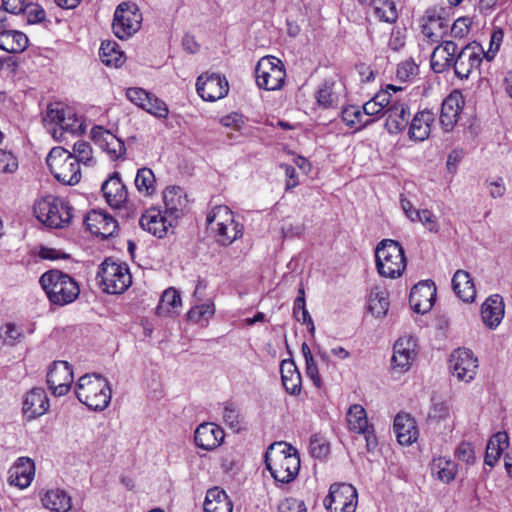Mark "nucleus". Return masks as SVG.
<instances>
[{"label": "nucleus", "mask_w": 512, "mask_h": 512, "mask_svg": "<svg viewBox=\"0 0 512 512\" xmlns=\"http://www.w3.org/2000/svg\"><path fill=\"white\" fill-rule=\"evenodd\" d=\"M99 145L113 160L121 158L126 152L124 142L109 131L103 132Z\"/></svg>", "instance_id": "nucleus-41"}, {"label": "nucleus", "mask_w": 512, "mask_h": 512, "mask_svg": "<svg viewBox=\"0 0 512 512\" xmlns=\"http://www.w3.org/2000/svg\"><path fill=\"white\" fill-rule=\"evenodd\" d=\"M41 501L52 512H67L71 508V497L62 489L47 491Z\"/></svg>", "instance_id": "nucleus-37"}, {"label": "nucleus", "mask_w": 512, "mask_h": 512, "mask_svg": "<svg viewBox=\"0 0 512 512\" xmlns=\"http://www.w3.org/2000/svg\"><path fill=\"white\" fill-rule=\"evenodd\" d=\"M46 163L57 181L71 186L79 183L81 179L80 166L67 149L52 148L46 158Z\"/></svg>", "instance_id": "nucleus-8"}, {"label": "nucleus", "mask_w": 512, "mask_h": 512, "mask_svg": "<svg viewBox=\"0 0 512 512\" xmlns=\"http://www.w3.org/2000/svg\"><path fill=\"white\" fill-rule=\"evenodd\" d=\"M71 156L77 160L79 166L80 163L86 166H92L95 163L94 158L92 157V148L90 144L85 141H77L74 143Z\"/></svg>", "instance_id": "nucleus-50"}, {"label": "nucleus", "mask_w": 512, "mask_h": 512, "mask_svg": "<svg viewBox=\"0 0 512 512\" xmlns=\"http://www.w3.org/2000/svg\"><path fill=\"white\" fill-rule=\"evenodd\" d=\"M196 90L204 101L214 102L228 94L229 85L224 76L213 73L206 77L204 75L199 76L196 82Z\"/></svg>", "instance_id": "nucleus-16"}, {"label": "nucleus", "mask_w": 512, "mask_h": 512, "mask_svg": "<svg viewBox=\"0 0 512 512\" xmlns=\"http://www.w3.org/2000/svg\"><path fill=\"white\" fill-rule=\"evenodd\" d=\"M315 98L319 106L323 108L331 107L334 101L332 86L328 83L321 85L315 94Z\"/></svg>", "instance_id": "nucleus-58"}, {"label": "nucleus", "mask_w": 512, "mask_h": 512, "mask_svg": "<svg viewBox=\"0 0 512 512\" xmlns=\"http://www.w3.org/2000/svg\"><path fill=\"white\" fill-rule=\"evenodd\" d=\"M375 258L377 270L383 277L397 278L406 267L403 248L391 239H384L377 245Z\"/></svg>", "instance_id": "nucleus-7"}, {"label": "nucleus", "mask_w": 512, "mask_h": 512, "mask_svg": "<svg viewBox=\"0 0 512 512\" xmlns=\"http://www.w3.org/2000/svg\"><path fill=\"white\" fill-rule=\"evenodd\" d=\"M224 437V431L219 425L205 422L196 428L194 442L198 448L212 451L221 445Z\"/></svg>", "instance_id": "nucleus-20"}, {"label": "nucleus", "mask_w": 512, "mask_h": 512, "mask_svg": "<svg viewBox=\"0 0 512 512\" xmlns=\"http://www.w3.org/2000/svg\"><path fill=\"white\" fill-rule=\"evenodd\" d=\"M457 53V43L443 40L434 49L430 57L431 69L435 73H443L452 67L453 57Z\"/></svg>", "instance_id": "nucleus-23"}, {"label": "nucleus", "mask_w": 512, "mask_h": 512, "mask_svg": "<svg viewBox=\"0 0 512 512\" xmlns=\"http://www.w3.org/2000/svg\"><path fill=\"white\" fill-rule=\"evenodd\" d=\"M450 415V408L445 402H438L431 407L428 417L431 420L441 421L445 420Z\"/></svg>", "instance_id": "nucleus-63"}, {"label": "nucleus", "mask_w": 512, "mask_h": 512, "mask_svg": "<svg viewBox=\"0 0 512 512\" xmlns=\"http://www.w3.org/2000/svg\"><path fill=\"white\" fill-rule=\"evenodd\" d=\"M17 168V158L11 152L0 149V172L13 173Z\"/></svg>", "instance_id": "nucleus-59"}, {"label": "nucleus", "mask_w": 512, "mask_h": 512, "mask_svg": "<svg viewBox=\"0 0 512 512\" xmlns=\"http://www.w3.org/2000/svg\"><path fill=\"white\" fill-rule=\"evenodd\" d=\"M418 74V66L413 60L401 62L397 67V78L401 81H410Z\"/></svg>", "instance_id": "nucleus-57"}, {"label": "nucleus", "mask_w": 512, "mask_h": 512, "mask_svg": "<svg viewBox=\"0 0 512 512\" xmlns=\"http://www.w3.org/2000/svg\"><path fill=\"white\" fill-rule=\"evenodd\" d=\"M232 502L226 492L218 487L207 491L204 501L205 512H232Z\"/></svg>", "instance_id": "nucleus-36"}, {"label": "nucleus", "mask_w": 512, "mask_h": 512, "mask_svg": "<svg viewBox=\"0 0 512 512\" xmlns=\"http://www.w3.org/2000/svg\"><path fill=\"white\" fill-rule=\"evenodd\" d=\"M385 128L389 134L402 132L409 123L410 111L407 103L403 100L395 101L385 110Z\"/></svg>", "instance_id": "nucleus-22"}, {"label": "nucleus", "mask_w": 512, "mask_h": 512, "mask_svg": "<svg viewBox=\"0 0 512 512\" xmlns=\"http://www.w3.org/2000/svg\"><path fill=\"white\" fill-rule=\"evenodd\" d=\"M471 24L472 21L469 17H459L449 27L448 35L454 39L461 40L469 33Z\"/></svg>", "instance_id": "nucleus-53"}, {"label": "nucleus", "mask_w": 512, "mask_h": 512, "mask_svg": "<svg viewBox=\"0 0 512 512\" xmlns=\"http://www.w3.org/2000/svg\"><path fill=\"white\" fill-rule=\"evenodd\" d=\"M257 86L267 91L280 90L286 78L283 62L274 56L262 57L255 68Z\"/></svg>", "instance_id": "nucleus-11"}, {"label": "nucleus", "mask_w": 512, "mask_h": 512, "mask_svg": "<svg viewBox=\"0 0 512 512\" xmlns=\"http://www.w3.org/2000/svg\"><path fill=\"white\" fill-rule=\"evenodd\" d=\"M389 308L388 294L386 291H372L368 300L369 311L377 318L386 315Z\"/></svg>", "instance_id": "nucleus-46"}, {"label": "nucleus", "mask_w": 512, "mask_h": 512, "mask_svg": "<svg viewBox=\"0 0 512 512\" xmlns=\"http://www.w3.org/2000/svg\"><path fill=\"white\" fill-rule=\"evenodd\" d=\"M463 99L460 92H452L443 101L440 123L445 132L451 131L459 120Z\"/></svg>", "instance_id": "nucleus-25"}, {"label": "nucleus", "mask_w": 512, "mask_h": 512, "mask_svg": "<svg viewBox=\"0 0 512 512\" xmlns=\"http://www.w3.org/2000/svg\"><path fill=\"white\" fill-rule=\"evenodd\" d=\"M75 393L81 403L95 411L104 410L111 401L109 383L98 374H86L80 377Z\"/></svg>", "instance_id": "nucleus-3"}, {"label": "nucleus", "mask_w": 512, "mask_h": 512, "mask_svg": "<svg viewBox=\"0 0 512 512\" xmlns=\"http://www.w3.org/2000/svg\"><path fill=\"white\" fill-rule=\"evenodd\" d=\"M455 456L458 458V460L467 464H471L475 461L474 449L468 442H461L457 446L455 450Z\"/></svg>", "instance_id": "nucleus-62"}, {"label": "nucleus", "mask_w": 512, "mask_h": 512, "mask_svg": "<svg viewBox=\"0 0 512 512\" xmlns=\"http://www.w3.org/2000/svg\"><path fill=\"white\" fill-rule=\"evenodd\" d=\"M23 337V330L14 323H7L0 329L2 345L15 346Z\"/></svg>", "instance_id": "nucleus-48"}, {"label": "nucleus", "mask_w": 512, "mask_h": 512, "mask_svg": "<svg viewBox=\"0 0 512 512\" xmlns=\"http://www.w3.org/2000/svg\"><path fill=\"white\" fill-rule=\"evenodd\" d=\"M49 398L43 388L34 387L25 395L22 412L27 420L44 415L49 409Z\"/></svg>", "instance_id": "nucleus-21"}, {"label": "nucleus", "mask_w": 512, "mask_h": 512, "mask_svg": "<svg viewBox=\"0 0 512 512\" xmlns=\"http://www.w3.org/2000/svg\"><path fill=\"white\" fill-rule=\"evenodd\" d=\"M144 110L157 118L163 119L167 118L169 114L167 104L163 100L156 97L154 94L152 95L149 102L144 105Z\"/></svg>", "instance_id": "nucleus-54"}, {"label": "nucleus", "mask_w": 512, "mask_h": 512, "mask_svg": "<svg viewBox=\"0 0 512 512\" xmlns=\"http://www.w3.org/2000/svg\"><path fill=\"white\" fill-rule=\"evenodd\" d=\"M142 21V13L137 4L122 2L114 11L112 22L113 33L121 40L129 39L139 31Z\"/></svg>", "instance_id": "nucleus-10"}, {"label": "nucleus", "mask_w": 512, "mask_h": 512, "mask_svg": "<svg viewBox=\"0 0 512 512\" xmlns=\"http://www.w3.org/2000/svg\"><path fill=\"white\" fill-rule=\"evenodd\" d=\"M279 512H307L302 500L296 498H286L278 505Z\"/></svg>", "instance_id": "nucleus-61"}, {"label": "nucleus", "mask_w": 512, "mask_h": 512, "mask_svg": "<svg viewBox=\"0 0 512 512\" xmlns=\"http://www.w3.org/2000/svg\"><path fill=\"white\" fill-rule=\"evenodd\" d=\"M450 369L457 380L469 383L477 373L478 359L467 348H458L450 356Z\"/></svg>", "instance_id": "nucleus-14"}, {"label": "nucleus", "mask_w": 512, "mask_h": 512, "mask_svg": "<svg viewBox=\"0 0 512 512\" xmlns=\"http://www.w3.org/2000/svg\"><path fill=\"white\" fill-rule=\"evenodd\" d=\"M417 221L421 222L422 225L432 233H438L440 229V225L438 223L437 217L433 214L432 211L424 209L419 213V218Z\"/></svg>", "instance_id": "nucleus-60"}, {"label": "nucleus", "mask_w": 512, "mask_h": 512, "mask_svg": "<svg viewBox=\"0 0 512 512\" xmlns=\"http://www.w3.org/2000/svg\"><path fill=\"white\" fill-rule=\"evenodd\" d=\"M434 122V114L428 110H423L414 115L412 118L408 135L410 139L415 141L426 140L431 132V125Z\"/></svg>", "instance_id": "nucleus-32"}, {"label": "nucleus", "mask_w": 512, "mask_h": 512, "mask_svg": "<svg viewBox=\"0 0 512 512\" xmlns=\"http://www.w3.org/2000/svg\"><path fill=\"white\" fill-rule=\"evenodd\" d=\"M293 314L297 321L308 325V329L311 333H314L315 326L313 320L306 308L305 303V291L301 286L298 290V296L293 303Z\"/></svg>", "instance_id": "nucleus-44"}, {"label": "nucleus", "mask_w": 512, "mask_h": 512, "mask_svg": "<svg viewBox=\"0 0 512 512\" xmlns=\"http://www.w3.org/2000/svg\"><path fill=\"white\" fill-rule=\"evenodd\" d=\"M505 314L503 298L499 294L489 296L481 306V319L484 325L493 330L502 322Z\"/></svg>", "instance_id": "nucleus-26"}, {"label": "nucleus", "mask_w": 512, "mask_h": 512, "mask_svg": "<svg viewBox=\"0 0 512 512\" xmlns=\"http://www.w3.org/2000/svg\"><path fill=\"white\" fill-rule=\"evenodd\" d=\"M100 278V286L108 294H121L132 283V277L126 264L117 263L106 259L97 273Z\"/></svg>", "instance_id": "nucleus-9"}, {"label": "nucleus", "mask_w": 512, "mask_h": 512, "mask_svg": "<svg viewBox=\"0 0 512 512\" xmlns=\"http://www.w3.org/2000/svg\"><path fill=\"white\" fill-rule=\"evenodd\" d=\"M450 24L449 20L442 17L435 9H427L423 17L422 34L431 43H442L447 40Z\"/></svg>", "instance_id": "nucleus-17"}, {"label": "nucleus", "mask_w": 512, "mask_h": 512, "mask_svg": "<svg viewBox=\"0 0 512 512\" xmlns=\"http://www.w3.org/2000/svg\"><path fill=\"white\" fill-rule=\"evenodd\" d=\"M99 57L106 66L120 67L124 61V53L115 41H103L99 49Z\"/></svg>", "instance_id": "nucleus-40"}, {"label": "nucleus", "mask_w": 512, "mask_h": 512, "mask_svg": "<svg viewBox=\"0 0 512 512\" xmlns=\"http://www.w3.org/2000/svg\"><path fill=\"white\" fill-rule=\"evenodd\" d=\"M40 284L49 301L58 306L72 303L80 293L77 282L59 270L45 272L40 278Z\"/></svg>", "instance_id": "nucleus-5"}, {"label": "nucleus", "mask_w": 512, "mask_h": 512, "mask_svg": "<svg viewBox=\"0 0 512 512\" xmlns=\"http://www.w3.org/2000/svg\"><path fill=\"white\" fill-rule=\"evenodd\" d=\"M43 122L45 125H55L51 133L55 139L60 141L63 140L64 133L80 135L85 131L82 117L76 113L73 107L62 102L50 103L47 106Z\"/></svg>", "instance_id": "nucleus-2"}, {"label": "nucleus", "mask_w": 512, "mask_h": 512, "mask_svg": "<svg viewBox=\"0 0 512 512\" xmlns=\"http://www.w3.org/2000/svg\"><path fill=\"white\" fill-rule=\"evenodd\" d=\"M84 223L92 234L103 239L113 236L118 228L114 217L103 210H92L87 213Z\"/></svg>", "instance_id": "nucleus-18"}, {"label": "nucleus", "mask_w": 512, "mask_h": 512, "mask_svg": "<svg viewBox=\"0 0 512 512\" xmlns=\"http://www.w3.org/2000/svg\"><path fill=\"white\" fill-rule=\"evenodd\" d=\"M482 50L473 44L461 47L457 44V53L453 57L452 67L456 77L468 79L473 70L478 69L482 62Z\"/></svg>", "instance_id": "nucleus-13"}, {"label": "nucleus", "mask_w": 512, "mask_h": 512, "mask_svg": "<svg viewBox=\"0 0 512 512\" xmlns=\"http://www.w3.org/2000/svg\"><path fill=\"white\" fill-rule=\"evenodd\" d=\"M152 95H153L152 93L146 91L143 88H139V87H131V88H128L126 91L127 98L132 103H134L135 105H137L138 107H140L143 110H144V105H146L147 102H149Z\"/></svg>", "instance_id": "nucleus-56"}, {"label": "nucleus", "mask_w": 512, "mask_h": 512, "mask_svg": "<svg viewBox=\"0 0 512 512\" xmlns=\"http://www.w3.org/2000/svg\"><path fill=\"white\" fill-rule=\"evenodd\" d=\"M223 421L234 431L241 429L243 417L238 407L232 402H226L223 408Z\"/></svg>", "instance_id": "nucleus-49"}, {"label": "nucleus", "mask_w": 512, "mask_h": 512, "mask_svg": "<svg viewBox=\"0 0 512 512\" xmlns=\"http://www.w3.org/2000/svg\"><path fill=\"white\" fill-rule=\"evenodd\" d=\"M35 476V464L29 457H19L9 469V483L20 489L27 488Z\"/></svg>", "instance_id": "nucleus-24"}, {"label": "nucleus", "mask_w": 512, "mask_h": 512, "mask_svg": "<svg viewBox=\"0 0 512 512\" xmlns=\"http://www.w3.org/2000/svg\"><path fill=\"white\" fill-rule=\"evenodd\" d=\"M281 380L285 390L291 395H298L302 389L301 374L293 360L285 359L280 365Z\"/></svg>", "instance_id": "nucleus-33"}, {"label": "nucleus", "mask_w": 512, "mask_h": 512, "mask_svg": "<svg viewBox=\"0 0 512 512\" xmlns=\"http://www.w3.org/2000/svg\"><path fill=\"white\" fill-rule=\"evenodd\" d=\"M452 288L455 294L464 302H473L476 289L470 274L465 270H457L452 278Z\"/></svg>", "instance_id": "nucleus-34"}, {"label": "nucleus", "mask_w": 512, "mask_h": 512, "mask_svg": "<svg viewBox=\"0 0 512 512\" xmlns=\"http://www.w3.org/2000/svg\"><path fill=\"white\" fill-rule=\"evenodd\" d=\"M181 305V297L178 291L174 288H168L161 296L160 303L157 307L158 313L170 312L171 309L177 308Z\"/></svg>", "instance_id": "nucleus-51"}, {"label": "nucleus", "mask_w": 512, "mask_h": 512, "mask_svg": "<svg viewBox=\"0 0 512 512\" xmlns=\"http://www.w3.org/2000/svg\"><path fill=\"white\" fill-rule=\"evenodd\" d=\"M508 440L506 432H498L489 439L485 454L486 465L493 467L496 464L502 452L508 447Z\"/></svg>", "instance_id": "nucleus-38"}, {"label": "nucleus", "mask_w": 512, "mask_h": 512, "mask_svg": "<svg viewBox=\"0 0 512 512\" xmlns=\"http://www.w3.org/2000/svg\"><path fill=\"white\" fill-rule=\"evenodd\" d=\"M435 297V284L430 280H425L412 287L409 302L416 313L424 314L432 308Z\"/></svg>", "instance_id": "nucleus-19"}, {"label": "nucleus", "mask_w": 512, "mask_h": 512, "mask_svg": "<svg viewBox=\"0 0 512 512\" xmlns=\"http://www.w3.org/2000/svg\"><path fill=\"white\" fill-rule=\"evenodd\" d=\"M342 120L350 128L361 130L371 125L375 119L366 118L362 107L357 105H349L342 110Z\"/></svg>", "instance_id": "nucleus-39"}, {"label": "nucleus", "mask_w": 512, "mask_h": 512, "mask_svg": "<svg viewBox=\"0 0 512 512\" xmlns=\"http://www.w3.org/2000/svg\"><path fill=\"white\" fill-rule=\"evenodd\" d=\"M380 5L374 6V13L381 21L393 23L397 19L395 5L390 0H379Z\"/></svg>", "instance_id": "nucleus-52"}, {"label": "nucleus", "mask_w": 512, "mask_h": 512, "mask_svg": "<svg viewBox=\"0 0 512 512\" xmlns=\"http://www.w3.org/2000/svg\"><path fill=\"white\" fill-rule=\"evenodd\" d=\"M24 12L27 14V20L30 24L40 23L46 16L45 10L38 5L27 4Z\"/></svg>", "instance_id": "nucleus-64"}, {"label": "nucleus", "mask_w": 512, "mask_h": 512, "mask_svg": "<svg viewBox=\"0 0 512 512\" xmlns=\"http://www.w3.org/2000/svg\"><path fill=\"white\" fill-rule=\"evenodd\" d=\"M265 464L276 482L286 484L293 481L300 469L297 450L285 442L271 444L265 453Z\"/></svg>", "instance_id": "nucleus-1"}, {"label": "nucleus", "mask_w": 512, "mask_h": 512, "mask_svg": "<svg viewBox=\"0 0 512 512\" xmlns=\"http://www.w3.org/2000/svg\"><path fill=\"white\" fill-rule=\"evenodd\" d=\"M73 208L63 198L48 195L34 204L37 219L45 226L53 229L67 227L73 218Z\"/></svg>", "instance_id": "nucleus-6"}, {"label": "nucleus", "mask_w": 512, "mask_h": 512, "mask_svg": "<svg viewBox=\"0 0 512 512\" xmlns=\"http://www.w3.org/2000/svg\"><path fill=\"white\" fill-rule=\"evenodd\" d=\"M416 343L411 337L399 338L394 344L392 363L400 372L407 371L415 359Z\"/></svg>", "instance_id": "nucleus-27"}, {"label": "nucleus", "mask_w": 512, "mask_h": 512, "mask_svg": "<svg viewBox=\"0 0 512 512\" xmlns=\"http://www.w3.org/2000/svg\"><path fill=\"white\" fill-rule=\"evenodd\" d=\"M106 202L114 208H119L127 200L128 192L122 183L119 173L115 172L101 186Z\"/></svg>", "instance_id": "nucleus-28"}, {"label": "nucleus", "mask_w": 512, "mask_h": 512, "mask_svg": "<svg viewBox=\"0 0 512 512\" xmlns=\"http://www.w3.org/2000/svg\"><path fill=\"white\" fill-rule=\"evenodd\" d=\"M206 221L216 242L222 246H229L243 235V225L235 220L234 213L226 205L215 206Z\"/></svg>", "instance_id": "nucleus-4"}, {"label": "nucleus", "mask_w": 512, "mask_h": 512, "mask_svg": "<svg viewBox=\"0 0 512 512\" xmlns=\"http://www.w3.org/2000/svg\"><path fill=\"white\" fill-rule=\"evenodd\" d=\"M215 314V305L212 301H207L200 305L192 307L188 313V319L194 323L206 325L210 318Z\"/></svg>", "instance_id": "nucleus-45"}, {"label": "nucleus", "mask_w": 512, "mask_h": 512, "mask_svg": "<svg viewBox=\"0 0 512 512\" xmlns=\"http://www.w3.org/2000/svg\"><path fill=\"white\" fill-rule=\"evenodd\" d=\"M346 418L349 430L355 433L364 432L369 427L366 411L359 404L350 406Z\"/></svg>", "instance_id": "nucleus-42"}, {"label": "nucleus", "mask_w": 512, "mask_h": 512, "mask_svg": "<svg viewBox=\"0 0 512 512\" xmlns=\"http://www.w3.org/2000/svg\"><path fill=\"white\" fill-rule=\"evenodd\" d=\"M73 383V371L66 361H55L49 367L47 384L55 396L66 395Z\"/></svg>", "instance_id": "nucleus-15"}, {"label": "nucleus", "mask_w": 512, "mask_h": 512, "mask_svg": "<svg viewBox=\"0 0 512 512\" xmlns=\"http://www.w3.org/2000/svg\"><path fill=\"white\" fill-rule=\"evenodd\" d=\"M394 432L401 445H410L417 440L418 429L414 418L409 414L399 413L394 419Z\"/></svg>", "instance_id": "nucleus-30"}, {"label": "nucleus", "mask_w": 512, "mask_h": 512, "mask_svg": "<svg viewBox=\"0 0 512 512\" xmlns=\"http://www.w3.org/2000/svg\"><path fill=\"white\" fill-rule=\"evenodd\" d=\"M400 90H401V88H398L394 85H387L386 89L381 90L377 94H375V96L372 98V100L377 102V104L384 111V109H388V107L391 104H393V102L400 101V99H397L396 97H394L390 91H393L394 93H396L397 91H400Z\"/></svg>", "instance_id": "nucleus-55"}, {"label": "nucleus", "mask_w": 512, "mask_h": 512, "mask_svg": "<svg viewBox=\"0 0 512 512\" xmlns=\"http://www.w3.org/2000/svg\"><path fill=\"white\" fill-rule=\"evenodd\" d=\"M139 224L141 228L152 235L162 238L172 227V221L168 220L159 210H148L140 218Z\"/></svg>", "instance_id": "nucleus-29"}, {"label": "nucleus", "mask_w": 512, "mask_h": 512, "mask_svg": "<svg viewBox=\"0 0 512 512\" xmlns=\"http://www.w3.org/2000/svg\"><path fill=\"white\" fill-rule=\"evenodd\" d=\"M358 504V492L349 483H333L323 500L327 512H355Z\"/></svg>", "instance_id": "nucleus-12"}, {"label": "nucleus", "mask_w": 512, "mask_h": 512, "mask_svg": "<svg viewBox=\"0 0 512 512\" xmlns=\"http://www.w3.org/2000/svg\"><path fill=\"white\" fill-rule=\"evenodd\" d=\"M163 201L165 213L173 218H178L188 203L185 191L179 186L167 187L163 192Z\"/></svg>", "instance_id": "nucleus-31"}, {"label": "nucleus", "mask_w": 512, "mask_h": 512, "mask_svg": "<svg viewBox=\"0 0 512 512\" xmlns=\"http://www.w3.org/2000/svg\"><path fill=\"white\" fill-rule=\"evenodd\" d=\"M135 186L137 190L146 195H151L155 191V176L150 168L143 167L138 169L135 177Z\"/></svg>", "instance_id": "nucleus-47"}, {"label": "nucleus", "mask_w": 512, "mask_h": 512, "mask_svg": "<svg viewBox=\"0 0 512 512\" xmlns=\"http://www.w3.org/2000/svg\"><path fill=\"white\" fill-rule=\"evenodd\" d=\"M431 470L438 479L444 483L451 482L457 474V465L445 457L435 458L432 461Z\"/></svg>", "instance_id": "nucleus-43"}, {"label": "nucleus", "mask_w": 512, "mask_h": 512, "mask_svg": "<svg viewBox=\"0 0 512 512\" xmlns=\"http://www.w3.org/2000/svg\"><path fill=\"white\" fill-rule=\"evenodd\" d=\"M28 42V37L21 31L8 28L0 31V49L8 53L23 52Z\"/></svg>", "instance_id": "nucleus-35"}]
</instances>
